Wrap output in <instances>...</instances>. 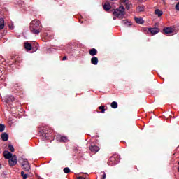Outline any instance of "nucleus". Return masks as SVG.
Instances as JSON below:
<instances>
[{"mask_svg": "<svg viewBox=\"0 0 179 179\" xmlns=\"http://www.w3.org/2000/svg\"><path fill=\"white\" fill-rule=\"evenodd\" d=\"M41 24L40 21L38 20H32L29 25L30 31L34 34H40V29H41Z\"/></svg>", "mask_w": 179, "mask_h": 179, "instance_id": "nucleus-1", "label": "nucleus"}, {"mask_svg": "<svg viewBox=\"0 0 179 179\" xmlns=\"http://www.w3.org/2000/svg\"><path fill=\"white\" fill-rule=\"evenodd\" d=\"M113 16H115L118 19H124L125 16V8L124 6H120L118 8L114 10Z\"/></svg>", "mask_w": 179, "mask_h": 179, "instance_id": "nucleus-2", "label": "nucleus"}, {"mask_svg": "<svg viewBox=\"0 0 179 179\" xmlns=\"http://www.w3.org/2000/svg\"><path fill=\"white\" fill-rule=\"evenodd\" d=\"M8 164L10 167H13L17 164V157L15 155L8 159Z\"/></svg>", "mask_w": 179, "mask_h": 179, "instance_id": "nucleus-3", "label": "nucleus"}, {"mask_svg": "<svg viewBox=\"0 0 179 179\" xmlns=\"http://www.w3.org/2000/svg\"><path fill=\"white\" fill-rule=\"evenodd\" d=\"M115 157H118V155H113L110 157L108 162V166H114V164H117V162H115Z\"/></svg>", "mask_w": 179, "mask_h": 179, "instance_id": "nucleus-4", "label": "nucleus"}, {"mask_svg": "<svg viewBox=\"0 0 179 179\" xmlns=\"http://www.w3.org/2000/svg\"><path fill=\"white\" fill-rule=\"evenodd\" d=\"M3 156L4 159H6L7 160H9V159L13 157V155L8 150H6L3 152Z\"/></svg>", "mask_w": 179, "mask_h": 179, "instance_id": "nucleus-5", "label": "nucleus"}, {"mask_svg": "<svg viewBox=\"0 0 179 179\" xmlns=\"http://www.w3.org/2000/svg\"><path fill=\"white\" fill-rule=\"evenodd\" d=\"M3 100L6 103H10V101H15V98L12 95H7L4 96Z\"/></svg>", "mask_w": 179, "mask_h": 179, "instance_id": "nucleus-6", "label": "nucleus"}, {"mask_svg": "<svg viewBox=\"0 0 179 179\" xmlns=\"http://www.w3.org/2000/svg\"><path fill=\"white\" fill-rule=\"evenodd\" d=\"M148 31H150V33H151V34L155 36V34H157V33H159L160 31V29H159V28H156V27L149 28Z\"/></svg>", "mask_w": 179, "mask_h": 179, "instance_id": "nucleus-7", "label": "nucleus"}, {"mask_svg": "<svg viewBox=\"0 0 179 179\" xmlns=\"http://www.w3.org/2000/svg\"><path fill=\"white\" fill-rule=\"evenodd\" d=\"M90 150L92 153H97V152L100 150V148H99L97 145H91L90 147Z\"/></svg>", "mask_w": 179, "mask_h": 179, "instance_id": "nucleus-8", "label": "nucleus"}, {"mask_svg": "<svg viewBox=\"0 0 179 179\" xmlns=\"http://www.w3.org/2000/svg\"><path fill=\"white\" fill-rule=\"evenodd\" d=\"M57 141L59 142H68V138L65 136H59L57 137Z\"/></svg>", "mask_w": 179, "mask_h": 179, "instance_id": "nucleus-9", "label": "nucleus"}, {"mask_svg": "<svg viewBox=\"0 0 179 179\" xmlns=\"http://www.w3.org/2000/svg\"><path fill=\"white\" fill-rule=\"evenodd\" d=\"M103 9L106 12H108V10H110V9H111V4H110V3H108V2H106L103 5Z\"/></svg>", "mask_w": 179, "mask_h": 179, "instance_id": "nucleus-10", "label": "nucleus"}, {"mask_svg": "<svg viewBox=\"0 0 179 179\" xmlns=\"http://www.w3.org/2000/svg\"><path fill=\"white\" fill-rule=\"evenodd\" d=\"M163 31L165 34H171L173 30L172 29V28L166 27L163 29Z\"/></svg>", "mask_w": 179, "mask_h": 179, "instance_id": "nucleus-11", "label": "nucleus"}, {"mask_svg": "<svg viewBox=\"0 0 179 179\" xmlns=\"http://www.w3.org/2000/svg\"><path fill=\"white\" fill-rule=\"evenodd\" d=\"M1 139L4 142H6V141H8V139H9V135H8V134H6L5 132L2 133V134H1Z\"/></svg>", "mask_w": 179, "mask_h": 179, "instance_id": "nucleus-12", "label": "nucleus"}, {"mask_svg": "<svg viewBox=\"0 0 179 179\" xmlns=\"http://www.w3.org/2000/svg\"><path fill=\"white\" fill-rule=\"evenodd\" d=\"M20 162L21 164V166L22 167L23 166H26V164H29V161L27 160V159H24V158H22L20 160Z\"/></svg>", "mask_w": 179, "mask_h": 179, "instance_id": "nucleus-13", "label": "nucleus"}, {"mask_svg": "<svg viewBox=\"0 0 179 179\" xmlns=\"http://www.w3.org/2000/svg\"><path fill=\"white\" fill-rule=\"evenodd\" d=\"M122 24H124V26H126L127 27H128V26H132V22L128 21V20H123L122 21Z\"/></svg>", "mask_w": 179, "mask_h": 179, "instance_id": "nucleus-14", "label": "nucleus"}, {"mask_svg": "<svg viewBox=\"0 0 179 179\" xmlns=\"http://www.w3.org/2000/svg\"><path fill=\"white\" fill-rule=\"evenodd\" d=\"M135 22L136 23H138V24H143L145 23V21L143 20V18H138L135 17Z\"/></svg>", "mask_w": 179, "mask_h": 179, "instance_id": "nucleus-15", "label": "nucleus"}, {"mask_svg": "<svg viewBox=\"0 0 179 179\" xmlns=\"http://www.w3.org/2000/svg\"><path fill=\"white\" fill-rule=\"evenodd\" d=\"M24 48L27 51H30L31 50V48H33V47H31V44H30V43L27 42L24 43Z\"/></svg>", "mask_w": 179, "mask_h": 179, "instance_id": "nucleus-16", "label": "nucleus"}, {"mask_svg": "<svg viewBox=\"0 0 179 179\" xmlns=\"http://www.w3.org/2000/svg\"><path fill=\"white\" fill-rule=\"evenodd\" d=\"M91 62L93 64V65H97V64H99V59L96 57H93L91 59Z\"/></svg>", "mask_w": 179, "mask_h": 179, "instance_id": "nucleus-17", "label": "nucleus"}, {"mask_svg": "<svg viewBox=\"0 0 179 179\" xmlns=\"http://www.w3.org/2000/svg\"><path fill=\"white\" fill-rule=\"evenodd\" d=\"M5 27V20L0 18V30H2Z\"/></svg>", "mask_w": 179, "mask_h": 179, "instance_id": "nucleus-18", "label": "nucleus"}, {"mask_svg": "<svg viewBox=\"0 0 179 179\" xmlns=\"http://www.w3.org/2000/svg\"><path fill=\"white\" fill-rule=\"evenodd\" d=\"M90 54L92 57H94V55H97V50L96 48H92L90 50Z\"/></svg>", "mask_w": 179, "mask_h": 179, "instance_id": "nucleus-19", "label": "nucleus"}, {"mask_svg": "<svg viewBox=\"0 0 179 179\" xmlns=\"http://www.w3.org/2000/svg\"><path fill=\"white\" fill-rule=\"evenodd\" d=\"M155 13L157 15V16H158V17H160V16L163 15V11L160 10L159 9H156L155 10Z\"/></svg>", "mask_w": 179, "mask_h": 179, "instance_id": "nucleus-20", "label": "nucleus"}, {"mask_svg": "<svg viewBox=\"0 0 179 179\" xmlns=\"http://www.w3.org/2000/svg\"><path fill=\"white\" fill-rule=\"evenodd\" d=\"M23 170H24V171H29L30 170V164H27L24 166H22Z\"/></svg>", "mask_w": 179, "mask_h": 179, "instance_id": "nucleus-21", "label": "nucleus"}, {"mask_svg": "<svg viewBox=\"0 0 179 179\" xmlns=\"http://www.w3.org/2000/svg\"><path fill=\"white\" fill-rule=\"evenodd\" d=\"M42 136L45 138V139H50L51 138V134H49L48 133H41Z\"/></svg>", "mask_w": 179, "mask_h": 179, "instance_id": "nucleus-22", "label": "nucleus"}, {"mask_svg": "<svg viewBox=\"0 0 179 179\" xmlns=\"http://www.w3.org/2000/svg\"><path fill=\"white\" fill-rule=\"evenodd\" d=\"M145 10V7L143 6H138L136 8V11L137 12H143Z\"/></svg>", "mask_w": 179, "mask_h": 179, "instance_id": "nucleus-23", "label": "nucleus"}, {"mask_svg": "<svg viewBox=\"0 0 179 179\" xmlns=\"http://www.w3.org/2000/svg\"><path fill=\"white\" fill-rule=\"evenodd\" d=\"M110 106H111L112 108H117L118 103L115 101H113V102L111 103Z\"/></svg>", "mask_w": 179, "mask_h": 179, "instance_id": "nucleus-24", "label": "nucleus"}, {"mask_svg": "<svg viewBox=\"0 0 179 179\" xmlns=\"http://www.w3.org/2000/svg\"><path fill=\"white\" fill-rule=\"evenodd\" d=\"M107 176L106 175V172H101L100 175L101 179H106Z\"/></svg>", "mask_w": 179, "mask_h": 179, "instance_id": "nucleus-25", "label": "nucleus"}, {"mask_svg": "<svg viewBox=\"0 0 179 179\" xmlns=\"http://www.w3.org/2000/svg\"><path fill=\"white\" fill-rule=\"evenodd\" d=\"M5 124H0V132H3L5 131Z\"/></svg>", "mask_w": 179, "mask_h": 179, "instance_id": "nucleus-26", "label": "nucleus"}, {"mask_svg": "<svg viewBox=\"0 0 179 179\" xmlns=\"http://www.w3.org/2000/svg\"><path fill=\"white\" fill-rule=\"evenodd\" d=\"M64 173L68 174V173H71V169L69 167H66L63 169Z\"/></svg>", "mask_w": 179, "mask_h": 179, "instance_id": "nucleus-27", "label": "nucleus"}, {"mask_svg": "<svg viewBox=\"0 0 179 179\" xmlns=\"http://www.w3.org/2000/svg\"><path fill=\"white\" fill-rule=\"evenodd\" d=\"M8 149H9L10 152H15V148H13V145H8Z\"/></svg>", "mask_w": 179, "mask_h": 179, "instance_id": "nucleus-28", "label": "nucleus"}, {"mask_svg": "<svg viewBox=\"0 0 179 179\" xmlns=\"http://www.w3.org/2000/svg\"><path fill=\"white\" fill-rule=\"evenodd\" d=\"M21 176L23 177V179H27V174H24V171H21Z\"/></svg>", "mask_w": 179, "mask_h": 179, "instance_id": "nucleus-29", "label": "nucleus"}, {"mask_svg": "<svg viewBox=\"0 0 179 179\" xmlns=\"http://www.w3.org/2000/svg\"><path fill=\"white\" fill-rule=\"evenodd\" d=\"M126 6V9L127 10H129V9H131V3H126V4H124Z\"/></svg>", "mask_w": 179, "mask_h": 179, "instance_id": "nucleus-30", "label": "nucleus"}, {"mask_svg": "<svg viewBox=\"0 0 179 179\" xmlns=\"http://www.w3.org/2000/svg\"><path fill=\"white\" fill-rule=\"evenodd\" d=\"M99 110H101L102 114H104V113H106V109H104V106H101L99 107Z\"/></svg>", "mask_w": 179, "mask_h": 179, "instance_id": "nucleus-31", "label": "nucleus"}, {"mask_svg": "<svg viewBox=\"0 0 179 179\" xmlns=\"http://www.w3.org/2000/svg\"><path fill=\"white\" fill-rule=\"evenodd\" d=\"M129 1V0H121V2L125 5L126 3H128Z\"/></svg>", "mask_w": 179, "mask_h": 179, "instance_id": "nucleus-32", "label": "nucleus"}, {"mask_svg": "<svg viewBox=\"0 0 179 179\" xmlns=\"http://www.w3.org/2000/svg\"><path fill=\"white\" fill-rule=\"evenodd\" d=\"M38 49V43H36V45H35V49H34V52H36V51Z\"/></svg>", "mask_w": 179, "mask_h": 179, "instance_id": "nucleus-33", "label": "nucleus"}, {"mask_svg": "<svg viewBox=\"0 0 179 179\" xmlns=\"http://www.w3.org/2000/svg\"><path fill=\"white\" fill-rule=\"evenodd\" d=\"M2 82H5V78L4 77H0V83H2Z\"/></svg>", "mask_w": 179, "mask_h": 179, "instance_id": "nucleus-34", "label": "nucleus"}, {"mask_svg": "<svg viewBox=\"0 0 179 179\" xmlns=\"http://www.w3.org/2000/svg\"><path fill=\"white\" fill-rule=\"evenodd\" d=\"M176 10H179V2L176 5Z\"/></svg>", "mask_w": 179, "mask_h": 179, "instance_id": "nucleus-35", "label": "nucleus"}, {"mask_svg": "<svg viewBox=\"0 0 179 179\" xmlns=\"http://www.w3.org/2000/svg\"><path fill=\"white\" fill-rule=\"evenodd\" d=\"M15 27H13V24H9V28L11 29V30H13Z\"/></svg>", "mask_w": 179, "mask_h": 179, "instance_id": "nucleus-36", "label": "nucleus"}, {"mask_svg": "<svg viewBox=\"0 0 179 179\" xmlns=\"http://www.w3.org/2000/svg\"><path fill=\"white\" fill-rule=\"evenodd\" d=\"M66 59H67V57H66V56H65V57H63L62 59H63V61H66Z\"/></svg>", "mask_w": 179, "mask_h": 179, "instance_id": "nucleus-37", "label": "nucleus"}, {"mask_svg": "<svg viewBox=\"0 0 179 179\" xmlns=\"http://www.w3.org/2000/svg\"><path fill=\"white\" fill-rule=\"evenodd\" d=\"M162 1L163 2L164 5H166V0H162Z\"/></svg>", "mask_w": 179, "mask_h": 179, "instance_id": "nucleus-38", "label": "nucleus"}, {"mask_svg": "<svg viewBox=\"0 0 179 179\" xmlns=\"http://www.w3.org/2000/svg\"><path fill=\"white\" fill-rule=\"evenodd\" d=\"M77 179H86V178H85L83 177H78Z\"/></svg>", "mask_w": 179, "mask_h": 179, "instance_id": "nucleus-39", "label": "nucleus"}, {"mask_svg": "<svg viewBox=\"0 0 179 179\" xmlns=\"http://www.w3.org/2000/svg\"><path fill=\"white\" fill-rule=\"evenodd\" d=\"M114 20H117V17H113V18Z\"/></svg>", "mask_w": 179, "mask_h": 179, "instance_id": "nucleus-40", "label": "nucleus"}, {"mask_svg": "<svg viewBox=\"0 0 179 179\" xmlns=\"http://www.w3.org/2000/svg\"><path fill=\"white\" fill-rule=\"evenodd\" d=\"M178 173H179V167L178 168Z\"/></svg>", "mask_w": 179, "mask_h": 179, "instance_id": "nucleus-41", "label": "nucleus"}, {"mask_svg": "<svg viewBox=\"0 0 179 179\" xmlns=\"http://www.w3.org/2000/svg\"><path fill=\"white\" fill-rule=\"evenodd\" d=\"M110 1H117V0H110Z\"/></svg>", "mask_w": 179, "mask_h": 179, "instance_id": "nucleus-42", "label": "nucleus"}, {"mask_svg": "<svg viewBox=\"0 0 179 179\" xmlns=\"http://www.w3.org/2000/svg\"><path fill=\"white\" fill-rule=\"evenodd\" d=\"M139 1H142V0H139Z\"/></svg>", "mask_w": 179, "mask_h": 179, "instance_id": "nucleus-43", "label": "nucleus"}]
</instances>
